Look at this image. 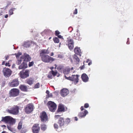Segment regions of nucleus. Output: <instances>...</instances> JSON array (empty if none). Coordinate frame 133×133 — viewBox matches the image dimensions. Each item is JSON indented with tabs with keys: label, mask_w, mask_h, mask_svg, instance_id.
<instances>
[{
	"label": "nucleus",
	"mask_w": 133,
	"mask_h": 133,
	"mask_svg": "<svg viewBox=\"0 0 133 133\" xmlns=\"http://www.w3.org/2000/svg\"><path fill=\"white\" fill-rule=\"evenodd\" d=\"M48 51L45 49L41 50L39 54V56L41 57L42 61L45 63H51L55 61V59L50 57L46 54H48Z\"/></svg>",
	"instance_id": "f257e3e1"
},
{
	"label": "nucleus",
	"mask_w": 133,
	"mask_h": 133,
	"mask_svg": "<svg viewBox=\"0 0 133 133\" xmlns=\"http://www.w3.org/2000/svg\"><path fill=\"white\" fill-rule=\"evenodd\" d=\"M1 121L11 125H12L15 123V121L14 119L12 117L9 116L2 117Z\"/></svg>",
	"instance_id": "f03ea898"
},
{
	"label": "nucleus",
	"mask_w": 133,
	"mask_h": 133,
	"mask_svg": "<svg viewBox=\"0 0 133 133\" xmlns=\"http://www.w3.org/2000/svg\"><path fill=\"white\" fill-rule=\"evenodd\" d=\"M70 121V119L68 118H66L65 120L63 117H60L59 118L58 122V123L59 124V126L62 127L65 124L68 125Z\"/></svg>",
	"instance_id": "7ed1b4c3"
},
{
	"label": "nucleus",
	"mask_w": 133,
	"mask_h": 133,
	"mask_svg": "<svg viewBox=\"0 0 133 133\" xmlns=\"http://www.w3.org/2000/svg\"><path fill=\"white\" fill-rule=\"evenodd\" d=\"M47 105L50 111L52 112H54L57 108V105L54 102L50 101L48 102Z\"/></svg>",
	"instance_id": "20e7f679"
},
{
	"label": "nucleus",
	"mask_w": 133,
	"mask_h": 133,
	"mask_svg": "<svg viewBox=\"0 0 133 133\" xmlns=\"http://www.w3.org/2000/svg\"><path fill=\"white\" fill-rule=\"evenodd\" d=\"M19 93V90L16 88L11 89L9 92V95L10 97H14L17 96Z\"/></svg>",
	"instance_id": "39448f33"
},
{
	"label": "nucleus",
	"mask_w": 133,
	"mask_h": 133,
	"mask_svg": "<svg viewBox=\"0 0 133 133\" xmlns=\"http://www.w3.org/2000/svg\"><path fill=\"white\" fill-rule=\"evenodd\" d=\"M66 43V45H68L69 48L70 50H73L74 47V42L73 39L69 37L67 38Z\"/></svg>",
	"instance_id": "423d86ee"
},
{
	"label": "nucleus",
	"mask_w": 133,
	"mask_h": 133,
	"mask_svg": "<svg viewBox=\"0 0 133 133\" xmlns=\"http://www.w3.org/2000/svg\"><path fill=\"white\" fill-rule=\"evenodd\" d=\"M19 108L18 106H15L11 108L10 109H8V112L14 115H16L19 112Z\"/></svg>",
	"instance_id": "0eeeda50"
},
{
	"label": "nucleus",
	"mask_w": 133,
	"mask_h": 133,
	"mask_svg": "<svg viewBox=\"0 0 133 133\" xmlns=\"http://www.w3.org/2000/svg\"><path fill=\"white\" fill-rule=\"evenodd\" d=\"M79 76V75H72L71 76L69 77H67L65 75L64 76V77L66 79L74 81V82L76 83H77L78 82Z\"/></svg>",
	"instance_id": "6e6552de"
},
{
	"label": "nucleus",
	"mask_w": 133,
	"mask_h": 133,
	"mask_svg": "<svg viewBox=\"0 0 133 133\" xmlns=\"http://www.w3.org/2000/svg\"><path fill=\"white\" fill-rule=\"evenodd\" d=\"M34 107V106L33 104L29 103L25 107V112L27 114H29L33 111Z\"/></svg>",
	"instance_id": "1a4fd4ad"
},
{
	"label": "nucleus",
	"mask_w": 133,
	"mask_h": 133,
	"mask_svg": "<svg viewBox=\"0 0 133 133\" xmlns=\"http://www.w3.org/2000/svg\"><path fill=\"white\" fill-rule=\"evenodd\" d=\"M20 77L22 79H25L29 76V72L28 70H26L25 72L22 70L19 73Z\"/></svg>",
	"instance_id": "9d476101"
},
{
	"label": "nucleus",
	"mask_w": 133,
	"mask_h": 133,
	"mask_svg": "<svg viewBox=\"0 0 133 133\" xmlns=\"http://www.w3.org/2000/svg\"><path fill=\"white\" fill-rule=\"evenodd\" d=\"M19 82L17 78L13 79L8 83L9 86L11 87H17L19 85Z\"/></svg>",
	"instance_id": "9b49d317"
},
{
	"label": "nucleus",
	"mask_w": 133,
	"mask_h": 133,
	"mask_svg": "<svg viewBox=\"0 0 133 133\" xmlns=\"http://www.w3.org/2000/svg\"><path fill=\"white\" fill-rule=\"evenodd\" d=\"M32 132L33 133H38L40 130L39 124H35L32 128Z\"/></svg>",
	"instance_id": "f8f14e48"
},
{
	"label": "nucleus",
	"mask_w": 133,
	"mask_h": 133,
	"mask_svg": "<svg viewBox=\"0 0 133 133\" xmlns=\"http://www.w3.org/2000/svg\"><path fill=\"white\" fill-rule=\"evenodd\" d=\"M40 117L42 122H45L48 120L47 116L46 113L44 111H43L40 113Z\"/></svg>",
	"instance_id": "ddd939ff"
},
{
	"label": "nucleus",
	"mask_w": 133,
	"mask_h": 133,
	"mask_svg": "<svg viewBox=\"0 0 133 133\" xmlns=\"http://www.w3.org/2000/svg\"><path fill=\"white\" fill-rule=\"evenodd\" d=\"M67 108L65 107L64 105L62 104H59L58 105L57 111L58 112H64L66 110Z\"/></svg>",
	"instance_id": "4468645a"
},
{
	"label": "nucleus",
	"mask_w": 133,
	"mask_h": 133,
	"mask_svg": "<svg viewBox=\"0 0 133 133\" xmlns=\"http://www.w3.org/2000/svg\"><path fill=\"white\" fill-rule=\"evenodd\" d=\"M3 72L4 75L7 77H9L11 74L12 71L8 68H4Z\"/></svg>",
	"instance_id": "2eb2a0df"
},
{
	"label": "nucleus",
	"mask_w": 133,
	"mask_h": 133,
	"mask_svg": "<svg viewBox=\"0 0 133 133\" xmlns=\"http://www.w3.org/2000/svg\"><path fill=\"white\" fill-rule=\"evenodd\" d=\"M69 90L65 88L63 89L60 91V94L61 96L63 97L67 95L69 93Z\"/></svg>",
	"instance_id": "dca6fc26"
},
{
	"label": "nucleus",
	"mask_w": 133,
	"mask_h": 133,
	"mask_svg": "<svg viewBox=\"0 0 133 133\" xmlns=\"http://www.w3.org/2000/svg\"><path fill=\"white\" fill-rule=\"evenodd\" d=\"M81 77L82 81L85 82H86L88 81L89 77L85 73H83L82 74Z\"/></svg>",
	"instance_id": "f3484780"
},
{
	"label": "nucleus",
	"mask_w": 133,
	"mask_h": 133,
	"mask_svg": "<svg viewBox=\"0 0 133 133\" xmlns=\"http://www.w3.org/2000/svg\"><path fill=\"white\" fill-rule=\"evenodd\" d=\"M19 89L21 90L24 92H27L28 88L26 85L21 84L19 86Z\"/></svg>",
	"instance_id": "a211bd4d"
},
{
	"label": "nucleus",
	"mask_w": 133,
	"mask_h": 133,
	"mask_svg": "<svg viewBox=\"0 0 133 133\" xmlns=\"http://www.w3.org/2000/svg\"><path fill=\"white\" fill-rule=\"evenodd\" d=\"M24 59V62H28L30 61L31 59V57H30V56L26 53L24 54L23 56H22Z\"/></svg>",
	"instance_id": "6ab92c4d"
},
{
	"label": "nucleus",
	"mask_w": 133,
	"mask_h": 133,
	"mask_svg": "<svg viewBox=\"0 0 133 133\" xmlns=\"http://www.w3.org/2000/svg\"><path fill=\"white\" fill-rule=\"evenodd\" d=\"M28 67V64L25 62H23L19 66V69H25Z\"/></svg>",
	"instance_id": "aec40b11"
},
{
	"label": "nucleus",
	"mask_w": 133,
	"mask_h": 133,
	"mask_svg": "<svg viewBox=\"0 0 133 133\" xmlns=\"http://www.w3.org/2000/svg\"><path fill=\"white\" fill-rule=\"evenodd\" d=\"M88 113V111L87 110H85L84 111H81L78 114V116L79 117H83L85 116Z\"/></svg>",
	"instance_id": "412c9836"
},
{
	"label": "nucleus",
	"mask_w": 133,
	"mask_h": 133,
	"mask_svg": "<svg viewBox=\"0 0 133 133\" xmlns=\"http://www.w3.org/2000/svg\"><path fill=\"white\" fill-rule=\"evenodd\" d=\"M74 51L75 54L79 55L80 56H81V50L79 48L77 47H76L74 49Z\"/></svg>",
	"instance_id": "4be33fe9"
},
{
	"label": "nucleus",
	"mask_w": 133,
	"mask_h": 133,
	"mask_svg": "<svg viewBox=\"0 0 133 133\" xmlns=\"http://www.w3.org/2000/svg\"><path fill=\"white\" fill-rule=\"evenodd\" d=\"M73 59L74 62L76 64H78L79 62L80 59L76 54H74L73 56Z\"/></svg>",
	"instance_id": "5701e85b"
},
{
	"label": "nucleus",
	"mask_w": 133,
	"mask_h": 133,
	"mask_svg": "<svg viewBox=\"0 0 133 133\" xmlns=\"http://www.w3.org/2000/svg\"><path fill=\"white\" fill-rule=\"evenodd\" d=\"M26 83L29 85H31L34 82V79L32 78H30L27 79L26 81Z\"/></svg>",
	"instance_id": "b1692460"
},
{
	"label": "nucleus",
	"mask_w": 133,
	"mask_h": 133,
	"mask_svg": "<svg viewBox=\"0 0 133 133\" xmlns=\"http://www.w3.org/2000/svg\"><path fill=\"white\" fill-rule=\"evenodd\" d=\"M70 69L69 68H65L63 70V72L64 74H68L70 71Z\"/></svg>",
	"instance_id": "393cba45"
},
{
	"label": "nucleus",
	"mask_w": 133,
	"mask_h": 133,
	"mask_svg": "<svg viewBox=\"0 0 133 133\" xmlns=\"http://www.w3.org/2000/svg\"><path fill=\"white\" fill-rule=\"evenodd\" d=\"M40 127L41 130L43 131L45 130L47 128L46 125L44 124H41Z\"/></svg>",
	"instance_id": "a878e982"
},
{
	"label": "nucleus",
	"mask_w": 133,
	"mask_h": 133,
	"mask_svg": "<svg viewBox=\"0 0 133 133\" xmlns=\"http://www.w3.org/2000/svg\"><path fill=\"white\" fill-rule=\"evenodd\" d=\"M30 42L29 41H27L24 42L23 46L24 47L27 48L30 46Z\"/></svg>",
	"instance_id": "bb28decb"
},
{
	"label": "nucleus",
	"mask_w": 133,
	"mask_h": 133,
	"mask_svg": "<svg viewBox=\"0 0 133 133\" xmlns=\"http://www.w3.org/2000/svg\"><path fill=\"white\" fill-rule=\"evenodd\" d=\"M49 74H51L53 76H55L57 74V72L56 71H54V70H52L51 71H50L49 72Z\"/></svg>",
	"instance_id": "cd10ccee"
},
{
	"label": "nucleus",
	"mask_w": 133,
	"mask_h": 133,
	"mask_svg": "<svg viewBox=\"0 0 133 133\" xmlns=\"http://www.w3.org/2000/svg\"><path fill=\"white\" fill-rule=\"evenodd\" d=\"M53 40L54 42L55 43H58L59 42V39L56 37H54Z\"/></svg>",
	"instance_id": "c85d7f7f"
},
{
	"label": "nucleus",
	"mask_w": 133,
	"mask_h": 133,
	"mask_svg": "<svg viewBox=\"0 0 133 133\" xmlns=\"http://www.w3.org/2000/svg\"><path fill=\"white\" fill-rule=\"evenodd\" d=\"M63 66L62 65H59L57 68V69L58 71H61L62 70H63Z\"/></svg>",
	"instance_id": "c756f323"
},
{
	"label": "nucleus",
	"mask_w": 133,
	"mask_h": 133,
	"mask_svg": "<svg viewBox=\"0 0 133 133\" xmlns=\"http://www.w3.org/2000/svg\"><path fill=\"white\" fill-rule=\"evenodd\" d=\"M22 123L21 122H20L18 124L17 128L19 130H20L22 128Z\"/></svg>",
	"instance_id": "7c9ffc66"
},
{
	"label": "nucleus",
	"mask_w": 133,
	"mask_h": 133,
	"mask_svg": "<svg viewBox=\"0 0 133 133\" xmlns=\"http://www.w3.org/2000/svg\"><path fill=\"white\" fill-rule=\"evenodd\" d=\"M7 127L8 130L10 131L14 132V131H15L14 130V129L12 128L11 126L7 125Z\"/></svg>",
	"instance_id": "2f4dec72"
},
{
	"label": "nucleus",
	"mask_w": 133,
	"mask_h": 133,
	"mask_svg": "<svg viewBox=\"0 0 133 133\" xmlns=\"http://www.w3.org/2000/svg\"><path fill=\"white\" fill-rule=\"evenodd\" d=\"M22 61L21 58H20V59H18L16 62V64L18 65H19L21 63Z\"/></svg>",
	"instance_id": "473e14b6"
},
{
	"label": "nucleus",
	"mask_w": 133,
	"mask_h": 133,
	"mask_svg": "<svg viewBox=\"0 0 133 133\" xmlns=\"http://www.w3.org/2000/svg\"><path fill=\"white\" fill-rule=\"evenodd\" d=\"M13 8L9 10V12L10 15H11L13 14Z\"/></svg>",
	"instance_id": "72a5a7b5"
},
{
	"label": "nucleus",
	"mask_w": 133,
	"mask_h": 133,
	"mask_svg": "<svg viewBox=\"0 0 133 133\" xmlns=\"http://www.w3.org/2000/svg\"><path fill=\"white\" fill-rule=\"evenodd\" d=\"M76 35L77 36H74L73 37V38L74 39H78V38H79L78 36H79V34H78V33H77V34H76Z\"/></svg>",
	"instance_id": "f704fd0d"
},
{
	"label": "nucleus",
	"mask_w": 133,
	"mask_h": 133,
	"mask_svg": "<svg viewBox=\"0 0 133 133\" xmlns=\"http://www.w3.org/2000/svg\"><path fill=\"white\" fill-rule=\"evenodd\" d=\"M22 54L20 52H18L17 54H16L15 55L16 58H17V57H19L20 55H21Z\"/></svg>",
	"instance_id": "c9c22d12"
},
{
	"label": "nucleus",
	"mask_w": 133,
	"mask_h": 133,
	"mask_svg": "<svg viewBox=\"0 0 133 133\" xmlns=\"http://www.w3.org/2000/svg\"><path fill=\"white\" fill-rule=\"evenodd\" d=\"M39 85H40V84H39V83H37L36 84H35V86H34V88H38L39 87Z\"/></svg>",
	"instance_id": "e433bc0d"
},
{
	"label": "nucleus",
	"mask_w": 133,
	"mask_h": 133,
	"mask_svg": "<svg viewBox=\"0 0 133 133\" xmlns=\"http://www.w3.org/2000/svg\"><path fill=\"white\" fill-rule=\"evenodd\" d=\"M34 62L33 61H32L31 62H29V67H31L33 66L34 64Z\"/></svg>",
	"instance_id": "4c0bfd02"
},
{
	"label": "nucleus",
	"mask_w": 133,
	"mask_h": 133,
	"mask_svg": "<svg viewBox=\"0 0 133 133\" xmlns=\"http://www.w3.org/2000/svg\"><path fill=\"white\" fill-rule=\"evenodd\" d=\"M60 33L59 31L56 30L55 32V35L56 36L58 35Z\"/></svg>",
	"instance_id": "58836bf2"
},
{
	"label": "nucleus",
	"mask_w": 133,
	"mask_h": 133,
	"mask_svg": "<svg viewBox=\"0 0 133 133\" xmlns=\"http://www.w3.org/2000/svg\"><path fill=\"white\" fill-rule=\"evenodd\" d=\"M60 116H61L60 115H55V118H56L57 119H59V118L61 117H60Z\"/></svg>",
	"instance_id": "ea45409f"
},
{
	"label": "nucleus",
	"mask_w": 133,
	"mask_h": 133,
	"mask_svg": "<svg viewBox=\"0 0 133 133\" xmlns=\"http://www.w3.org/2000/svg\"><path fill=\"white\" fill-rule=\"evenodd\" d=\"M89 107V104L88 103H86L84 104V107L85 108H88Z\"/></svg>",
	"instance_id": "a19ab883"
},
{
	"label": "nucleus",
	"mask_w": 133,
	"mask_h": 133,
	"mask_svg": "<svg viewBox=\"0 0 133 133\" xmlns=\"http://www.w3.org/2000/svg\"><path fill=\"white\" fill-rule=\"evenodd\" d=\"M47 96H48L47 98L51 97H52V95L51 93L50 94L49 93V94Z\"/></svg>",
	"instance_id": "79ce46f5"
},
{
	"label": "nucleus",
	"mask_w": 133,
	"mask_h": 133,
	"mask_svg": "<svg viewBox=\"0 0 133 133\" xmlns=\"http://www.w3.org/2000/svg\"><path fill=\"white\" fill-rule=\"evenodd\" d=\"M54 127L55 128V129H58V125L56 123H55L54 124Z\"/></svg>",
	"instance_id": "37998d69"
},
{
	"label": "nucleus",
	"mask_w": 133,
	"mask_h": 133,
	"mask_svg": "<svg viewBox=\"0 0 133 133\" xmlns=\"http://www.w3.org/2000/svg\"><path fill=\"white\" fill-rule=\"evenodd\" d=\"M77 13V9H75L73 13L74 15L76 14Z\"/></svg>",
	"instance_id": "c03bdc74"
},
{
	"label": "nucleus",
	"mask_w": 133,
	"mask_h": 133,
	"mask_svg": "<svg viewBox=\"0 0 133 133\" xmlns=\"http://www.w3.org/2000/svg\"><path fill=\"white\" fill-rule=\"evenodd\" d=\"M85 68L84 65V64L83 65L79 67V68L81 70H82L83 69Z\"/></svg>",
	"instance_id": "a18cd8bd"
},
{
	"label": "nucleus",
	"mask_w": 133,
	"mask_h": 133,
	"mask_svg": "<svg viewBox=\"0 0 133 133\" xmlns=\"http://www.w3.org/2000/svg\"><path fill=\"white\" fill-rule=\"evenodd\" d=\"M57 36L59 38H61L62 39H63V36H61L60 35H58Z\"/></svg>",
	"instance_id": "49530a36"
},
{
	"label": "nucleus",
	"mask_w": 133,
	"mask_h": 133,
	"mask_svg": "<svg viewBox=\"0 0 133 133\" xmlns=\"http://www.w3.org/2000/svg\"><path fill=\"white\" fill-rule=\"evenodd\" d=\"M48 77L49 78H52V76L51 75H48Z\"/></svg>",
	"instance_id": "de8ad7c7"
},
{
	"label": "nucleus",
	"mask_w": 133,
	"mask_h": 133,
	"mask_svg": "<svg viewBox=\"0 0 133 133\" xmlns=\"http://www.w3.org/2000/svg\"><path fill=\"white\" fill-rule=\"evenodd\" d=\"M5 65L6 66H10V65L9 64V62L6 63L5 64Z\"/></svg>",
	"instance_id": "09e8293b"
},
{
	"label": "nucleus",
	"mask_w": 133,
	"mask_h": 133,
	"mask_svg": "<svg viewBox=\"0 0 133 133\" xmlns=\"http://www.w3.org/2000/svg\"><path fill=\"white\" fill-rule=\"evenodd\" d=\"M80 109H81V111L83 110L84 109V107L83 106L81 107Z\"/></svg>",
	"instance_id": "8fccbe9b"
},
{
	"label": "nucleus",
	"mask_w": 133,
	"mask_h": 133,
	"mask_svg": "<svg viewBox=\"0 0 133 133\" xmlns=\"http://www.w3.org/2000/svg\"><path fill=\"white\" fill-rule=\"evenodd\" d=\"M46 93L48 95V94H49V93H50V92L48 90H47L46 92Z\"/></svg>",
	"instance_id": "3c124183"
},
{
	"label": "nucleus",
	"mask_w": 133,
	"mask_h": 133,
	"mask_svg": "<svg viewBox=\"0 0 133 133\" xmlns=\"http://www.w3.org/2000/svg\"><path fill=\"white\" fill-rule=\"evenodd\" d=\"M9 58V56H6L5 57L6 60H7Z\"/></svg>",
	"instance_id": "603ef678"
},
{
	"label": "nucleus",
	"mask_w": 133,
	"mask_h": 133,
	"mask_svg": "<svg viewBox=\"0 0 133 133\" xmlns=\"http://www.w3.org/2000/svg\"><path fill=\"white\" fill-rule=\"evenodd\" d=\"M75 120L76 121H77L78 120V119L77 118V117H75Z\"/></svg>",
	"instance_id": "864d4df0"
},
{
	"label": "nucleus",
	"mask_w": 133,
	"mask_h": 133,
	"mask_svg": "<svg viewBox=\"0 0 133 133\" xmlns=\"http://www.w3.org/2000/svg\"><path fill=\"white\" fill-rule=\"evenodd\" d=\"M50 69L52 70L54 69V67H53L52 66V67H50Z\"/></svg>",
	"instance_id": "5fc2aeb1"
},
{
	"label": "nucleus",
	"mask_w": 133,
	"mask_h": 133,
	"mask_svg": "<svg viewBox=\"0 0 133 133\" xmlns=\"http://www.w3.org/2000/svg\"><path fill=\"white\" fill-rule=\"evenodd\" d=\"M8 15L7 14L5 16V17L6 18H7L8 17Z\"/></svg>",
	"instance_id": "6e6d98bb"
},
{
	"label": "nucleus",
	"mask_w": 133,
	"mask_h": 133,
	"mask_svg": "<svg viewBox=\"0 0 133 133\" xmlns=\"http://www.w3.org/2000/svg\"><path fill=\"white\" fill-rule=\"evenodd\" d=\"M5 63V62L4 61H3L2 63V65H4Z\"/></svg>",
	"instance_id": "4d7b16f0"
},
{
	"label": "nucleus",
	"mask_w": 133,
	"mask_h": 133,
	"mask_svg": "<svg viewBox=\"0 0 133 133\" xmlns=\"http://www.w3.org/2000/svg\"><path fill=\"white\" fill-rule=\"evenodd\" d=\"M91 64H92V62H90L88 64V65H91Z\"/></svg>",
	"instance_id": "13d9d810"
},
{
	"label": "nucleus",
	"mask_w": 133,
	"mask_h": 133,
	"mask_svg": "<svg viewBox=\"0 0 133 133\" xmlns=\"http://www.w3.org/2000/svg\"><path fill=\"white\" fill-rule=\"evenodd\" d=\"M54 53L53 52H51V53L50 56H53L54 55Z\"/></svg>",
	"instance_id": "bf43d9fd"
},
{
	"label": "nucleus",
	"mask_w": 133,
	"mask_h": 133,
	"mask_svg": "<svg viewBox=\"0 0 133 133\" xmlns=\"http://www.w3.org/2000/svg\"><path fill=\"white\" fill-rule=\"evenodd\" d=\"M54 65L55 66V69H56V68L57 67V65L56 64H55Z\"/></svg>",
	"instance_id": "052dcab7"
},
{
	"label": "nucleus",
	"mask_w": 133,
	"mask_h": 133,
	"mask_svg": "<svg viewBox=\"0 0 133 133\" xmlns=\"http://www.w3.org/2000/svg\"><path fill=\"white\" fill-rule=\"evenodd\" d=\"M6 132L5 131H3L1 133H6Z\"/></svg>",
	"instance_id": "680f3d73"
},
{
	"label": "nucleus",
	"mask_w": 133,
	"mask_h": 133,
	"mask_svg": "<svg viewBox=\"0 0 133 133\" xmlns=\"http://www.w3.org/2000/svg\"><path fill=\"white\" fill-rule=\"evenodd\" d=\"M2 126L6 127V126L5 125H3Z\"/></svg>",
	"instance_id": "e2e57ef3"
},
{
	"label": "nucleus",
	"mask_w": 133,
	"mask_h": 133,
	"mask_svg": "<svg viewBox=\"0 0 133 133\" xmlns=\"http://www.w3.org/2000/svg\"><path fill=\"white\" fill-rule=\"evenodd\" d=\"M89 60L88 59V60H87V61H86V62H87V63H88V62H89Z\"/></svg>",
	"instance_id": "0e129e2a"
},
{
	"label": "nucleus",
	"mask_w": 133,
	"mask_h": 133,
	"mask_svg": "<svg viewBox=\"0 0 133 133\" xmlns=\"http://www.w3.org/2000/svg\"><path fill=\"white\" fill-rule=\"evenodd\" d=\"M73 69V68H72L71 69V70H72Z\"/></svg>",
	"instance_id": "69168bd1"
},
{
	"label": "nucleus",
	"mask_w": 133,
	"mask_h": 133,
	"mask_svg": "<svg viewBox=\"0 0 133 133\" xmlns=\"http://www.w3.org/2000/svg\"><path fill=\"white\" fill-rule=\"evenodd\" d=\"M51 38V37H50L49 38V39H50Z\"/></svg>",
	"instance_id": "338daca9"
},
{
	"label": "nucleus",
	"mask_w": 133,
	"mask_h": 133,
	"mask_svg": "<svg viewBox=\"0 0 133 133\" xmlns=\"http://www.w3.org/2000/svg\"><path fill=\"white\" fill-rule=\"evenodd\" d=\"M84 62H83V64H84Z\"/></svg>",
	"instance_id": "774afa93"
}]
</instances>
